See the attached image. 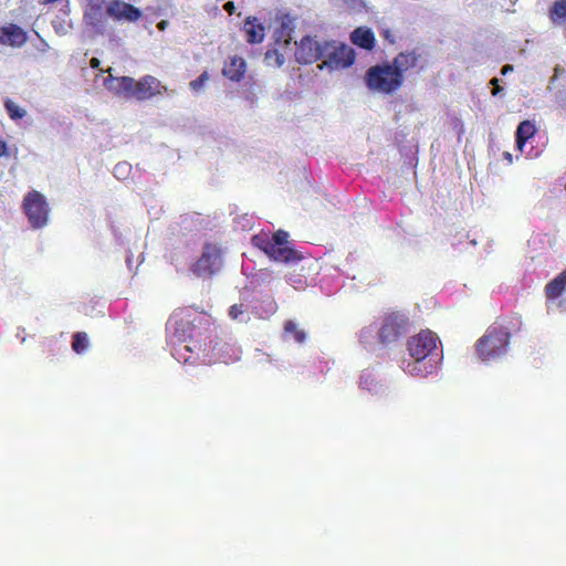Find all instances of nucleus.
I'll return each instance as SVG.
<instances>
[{
	"label": "nucleus",
	"instance_id": "obj_18",
	"mask_svg": "<svg viewBox=\"0 0 566 566\" xmlns=\"http://www.w3.org/2000/svg\"><path fill=\"white\" fill-rule=\"evenodd\" d=\"M107 87L109 91H114L117 94H125L126 96L134 97V88L136 81L133 77L122 76L117 78H109Z\"/></svg>",
	"mask_w": 566,
	"mask_h": 566
},
{
	"label": "nucleus",
	"instance_id": "obj_1",
	"mask_svg": "<svg viewBox=\"0 0 566 566\" xmlns=\"http://www.w3.org/2000/svg\"><path fill=\"white\" fill-rule=\"evenodd\" d=\"M170 322L175 334L179 338L189 340L186 349L196 352L205 360L230 364L240 359V347L231 340L214 335L211 318L207 314L181 308L172 314Z\"/></svg>",
	"mask_w": 566,
	"mask_h": 566
},
{
	"label": "nucleus",
	"instance_id": "obj_44",
	"mask_svg": "<svg viewBox=\"0 0 566 566\" xmlns=\"http://www.w3.org/2000/svg\"><path fill=\"white\" fill-rule=\"evenodd\" d=\"M86 1V4L85 6H92V4H104L105 1L104 0H85Z\"/></svg>",
	"mask_w": 566,
	"mask_h": 566
},
{
	"label": "nucleus",
	"instance_id": "obj_46",
	"mask_svg": "<svg viewBox=\"0 0 566 566\" xmlns=\"http://www.w3.org/2000/svg\"><path fill=\"white\" fill-rule=\"evenodd\" d=\"M130 262H132V259H130V256H129V255H127V258H126V263H127V265H128V266H130Z\"/></svg>",
	"mask_w": 566,
	"mask_h": 566
},
{
	"label": "nucleus",
	"instance_id": "obj_20",
	"mask_svg": "<svg viewBox=\"0 0 566 566\" xmlns=\"http://www.w3.org/2000/svg\"><path fill=\"white\" fill-rule=\"evenodd\" d=\"M433 370V365L427 359H413L403 361V371L410 376L426 377Z\"/></svg>",
	"mask_w": 566,
	"mask_h": 566
},
{
	"label": "nucleus",
	"instance_id": "obj_41",
	"mask_svg": "<svg viewBox=\"0 0 566 566\" xmlns=\"http://www.w3.org/2000/svg\"><path fill=\"white\" fill-rule=\"evenodd\" d=\"M0 156H9L8 146L2 139H0Z\"/></svg>",
	"mask_w": 566,
	"mask_h": 566
},
{
	"label": "nucleus",
	"instance_id": "obj_11",
	"mask_svg": "<svg viewBox=\"0 0 566 566\" xmlns=\"http://www.w3.org/2000/svg\"><path fill=\"white\" fill-rule=\"evenodd\" d=\"M325 40L321 41L317 36L306 35L297 43L295 59L301 64H311L322 60L324 56Z\"/></svg>",
	"mask_w": 566,
	"mask_h": 566
},
{
	"label": "nucleus",
	"instance_id": "obj_10",
	"mask_svg": "<svg viewBox=\"0 0 566 566\" xmlns=\"http://www.w3.org/2000/svg\"><path fill=\"white\" fill-rule=\"evenodd\" d=\"M289 233L279 230L270 238L271 244H273L274 262L283 263V264H295L301 260L302 253L292 247L289 243Z\"/></svg>",
	"mask_w": 566,
	"mask_h": 566
},
{
	"label": "nucleus",
	"instance_id": "obj_27",
	"mask_svg": "<svg viewBox=\"0 0 566 566\" xmlns=\"http://www.w3.org/2000/svg\"><path fill=\"white\" fill-rule=\"evenodd\" d=\"M551 19L554 23H560L566 19V0H557L551 9Z\"/></svg>",
	"mask_w": 566,
	"mask_h": 566
},
{
	"label": "nucleus",
	"instance_id": "obj_9",
	"mask_svg": "<svg viewBox=\"0 0 566 566\" xmlns=\"http://www.w3.org/2000/svg\"><path fill=\"white\" fill-rule=\"evenodd\" d=\"M438 336L429 331L422 329L407 340V350L412 359H427L437 349Z\"/></svg>",
	"mask_w": 566,
	"mask_h": 566
},
{
	"label": "nucleus",
	"instance_id": "obj_45",
	"mask_svg": "<svg viewBox=\"0 0 566 566\" xmlns=\"http://www.w3.org/2000/svg\"><path fill=\"white\" fill-rule=\"evenodd\" d=\"M165 24H166V21H160V22H159V24H158V27H159L160 29H164V28H165Z\"/></svg>",
	"mask_w": 566,
	"mask_h": 566
},
{
	"label": "nucleus",
	"instance_id": "obj_15",
	"mask_svg": "<svg viewBox=\"0 0 566 566\" xmlns=\"http://www.w3.org/2000/svg\"><path fill=\"white\" fill-rule=\"evenodd\" d=\"M159 86L160 83L156 77L146 75L142 80L136 81L134 97L140 101L150 98L155 94L161 93L160 91H156V88Z\"/></svg>",
	"mask_w": 566,
	"mask_h": 566
},
{
	"label": "nucleus",
	"instance_id": "obj_39",
	"mask_svg": "<svg viewBox=\"0 0 566 566\" xmlns=\"http://www.w3.org/2000/svg\"><path fill=\"white\" fill-rule=\"evenodd\" d=\"M548 283H556V284L566 283V269L562 273H559L557 276L552 279Z\"/></svg>",
	"mask_w": 566,
	"mask_h": 566
},
{
	"label": "nucleus",
	"instance_id": "obj_2",
	"mask_svg": "<svg viewBox=\"0 0 566 566\" xmlns=\"http://www.w3.org/2000/svg\"><path fill=\"white\" fill-rule=\"evenodd\" d=\"M377 339L382 346L397 343L410 328L408 315L401 311L389 310L376 321Z\"/></svg>",
	"mask_w": 566,
	"mask_h": 566
},
{
	"label": "nucleus",
	"instance_id": "obj_47",
	"mask_svg": "<svg viewBox=\"0 0 566 566\" xmlns=\"http://www.w3.org/2000/svg\"><path fill=\"white\" fill-rule=\"evenodd\" d=\"M46 48H49V44L44 43L43 49H46Z\"/></svg>",
	"mask_w": 566,
	"mask_h": 566
},
{
	"label": "nucleus",
	"instance_id": "obj_4",
	"mask_svg": "<svg viewBox=\"0 0 566 566\" xmlns=\"http://www.w3.org/2000/svg\"><path fill=\"white\" fill-rule=\"evenodd\" d=\"M365 82L371 91L390 94L402 85L403 76L390 63H384L369 67Z\"/></svg>",
	"mask_w": 566,
	"mask_h": 566
},
{
	"label": "nucleus",
	"instance_id": "obj_5",
	"mask_svg": "<svg viewBox=\"0 0 566 566\" xmlns=\"http://www.w3.org/2000/svg\"><path fill=\"white\" fill-rule=\"evenodd\" d=\"M223 265L222 251L217 244L207 243L198 261L191 266L196 277L210 280Z\"/></svg>",
	"mask_w": 566,
	"mask_h": 566
},
{
	"label": "nucleus",
	"instance_id": "obj_3",
	"mask_svg": "<svg viewBox=\"0 0 566 566\" xmlns=\"http://www.w3.org/2000/svg\"><path fill=\"white\" fill-rule=\"evenodd\" d=\"M510 344V333L500 325L490 326L476 342V352L483 361H491L504 355Z\"/></svg>",
	"mask_w": 566,
	"mask_h": 566
},
{
	"label": "nucleus",
	"instance_id": "obj_36",
	"mask_svg": "<svg viewBox=\"0 0 566 566\" xmlns=\"http://www.w3.org/2000/svg\"><path fill=\"white\" fill-rule=\"evenodd\" d=\"M344 3L353 10H361L365 8L364 0H343Z\"/></svg>",
	"mask_w": 566,
	"mask_h": 566
},
{
	"label": "nucleus",
	"instance_id": "obj_19",
	"mask_svg": "<svg viewBox=\"0 0 566 566\" xmlns=\"http://www.w3.org/2000/svg\"><path fill=\"white\" fill-rule=\"evenodd\" d=\"M245 72V61L242 57L233 56L222 70L226 77L233 82H240Z\"/></svg>",
	"mask_w": 566,
	"mask_h": 566
},
{
	"label": "nucleus",
	"instance_id": "obj_28",
	"mask_svg": "<svg viewBox=\"0 0 566 566\" xmlns=\"http://www.w3.org/2000/svg\"><path fill=\"white\" fill-rule=\"evenodd\" d=\"M285 335L292 336L295 342L303 343L306 338V334L303 329H300L295 322L286 321L284 324Z\"/></svg>",
	"mask_w": 566,
	"mask_h": 566
},
{
	"label": "nucleus",
	"instance_id": "obj_48",
	"mask_svg": "<svg viewBox=\"0 0 566 566\" xmlns=\"http://www.w3.org/2000/svg\"><path fill=\"white\" fill-rule=\"evenodd\" d=\"M46 48H49V44L44 43L43 49H46Z\"/></svg>",
	"mask_w": 566,
	"mask_h": 566
},
{
	"label": "nucleus",
	"instance_id": "obj_14",
	"mask_svg": "<svg viewBox=\"0 0 566 566\" xmlns=\"http://www.w3.org/2000/svg\"><path fill=\"white\" fill-rule=\"evenodd\" d=\"M27 42V33L18 25L10 24L0 29V43L11 46H22Z\"/></svg>",
	"mask_w": 566,
	"mask_h": 566
},
{
	"label": "nucleus",
	"instance_id": "obj_31",
	"mask_svg": "<svg viewBox=\"0 0 566 566\" xmlns=\"http://www.w3.org/2000/svg\"><path fill=\"white\" fill-rule=\"evenodd\" d=\"M264 61L268 65L282 66L285 62V59L282 53L277 50H269L265 53Z\"/></svg>",
	"mask_w": 566,
	"mask_h": 566
},
{
	"label": "nucleus",
	"instance_id": "obj_16",
	"mask_svg": "<svg viewBox=\"0 0 566 566\" xmlns=\"http://www.w3.org/2000/svg\"><path fill=\"white\" fill-rule=\"evenodd\" d=\"M287 266L290 268H293L294 272H298L297 273V279H292L291 280L293 281V283H302L303 282V279L306 281L310 275H311V272H317V262L313 259H310V258H305L303 254H302V258L300 261H297L295 264H286Z\"/></svg>",
	"mask_w": 566,
	"mask_h": 566
},
{
	"label": "nucleus",
	"instance_id": "obj_12",
	"mask_svg": "<svg viewBox=\"0 0 566 566\" xmlns=\"http://www.w3.org/2000/svg\"><path fill=\"white\" fill-rule=\"evenodd\" d=\"M105 13L115 21L126 22H136L143 14L140 9L123 0H111L105 7Z\"/></svg>",
	"mask_w": 566,
	"mask_h": 566
},
{
	"label": "nucleus",
	"instance_id": "obj_38",
	"mask_svg": "<svg viewBox=\"0 0 566 566\" xmlns=\"http://www.w3.org/2000/svg\"><path fill=\"white\" fill-rule=\"evenodd\" d=\"M499 82L500 80L497 77H493L491 80V84L493 85L492 95L494 96L499 95L503 91V87L499 84Z\"/></svg>",
	"mask_w": 566,
	"mask_h": 566
},
{
	"label": "nucleus",
	"instance_id": "obj_35",
	"mask_svg": "<svg viewBox=\"0 0 566 566\" xmlns=\"http://www.w3.org/2000/svg\"><path fill=\"white\" fill-rule=\"evenodd\" d=\"M208 78V75L207 73H202L199 77H197L196 80L191 81L190 82V87L193 90V91H199L203 84H205V81Z\"/></svg>",
	"mask_w": 566,
	"mask_h": 566
},
{
	"label": "nucleus",
	"instance_id": "obj_37",
	"mask_svg": "<svg viewBox=\"0 0 566 566\" xmlns=\"http://www.w3.org/2000/svg\"><path fill=\"white\" fill-rule=\"evenodd\" d=\"M281 27L283 30H292L294 28V20L290 15H285L282 20Z\"/></svg>",
	"mask_w": 566,
	"mask_h": 566
},
{
	"label": "nucleus",
	"instance_id": "obj_34",
	"mask_svg": "<svg viewBox=\"0 0 566 566\" xmlns=\"http://www.w3.org/2000/svg\"><path fill=\"white\" fill-rule=\"evenodd\" d=\"M371 338H373V329L370 327H364L359 333L360 343L367 345L370 343Z\"/></svg>",
	"mask_w": 566,
	"mask_h": 566
},
{
	"label": "nucleus",
	"instance_id": "obj_17",
	"mask_svg": "<svg viewBox=\"0 0 566 566\" xmlns=\"http://www.w3.org/2000/svg\"><path fill=\"white\" fill-rule=\"evenodd\" d=\"M243 30L247 33V41L251 44L261 43L264 40V27L258 22L255 17H248Z\"/></svg>",
	"mask_w": 566,
	"mask_h": 566
},
{
	"label": "nucleus",
	"instance_id": "obj_42",
	"mask_svg": "<svg viewBox=\"0 0 566 566\" xmlns=\"http://www.w3.org/2000/svg\"><path fill=\"white\" fill-rule=\"evenodd\" d=\"M512 71H513V65H511V64H505V65H503V66H502V69H501V74H502V75H506V74L511 73Z\"/></svg>",
	"mask_w": 566,
	"mask_h": 566
},
{
	"label": "nucleus",
	"instance_id": "obj_7",
	"mask_svg": "<svg viewBox=\"0 0 566 566\" xmlns=\"http://www.w3.org/2000/svg\"><path fill=\"white\" fill-rule=\"evenodd\" d=\"M240 300L247 303V310L261 318L273 315L277 305L271 295L262 294L255 289V285H244L240 291Z\"/></svg>",
	"mask_w": 566,
	"mask_h": 566
},
{
	"label": "nucleus",
	"instance_id": "obj_13",
	"mask_svg": "<svg viewBox=\"0 0 566 566\" xmlns=\"http://www.w3.org/2000/svg\"><path fill=\"white\" fill-rule=\"evenodd\" d=\"M104 4H92L84 7L83 21L92 28L96 34L103 35L106 32V13L103 11Z\"/></svg>",
	"mask_w": 566,
	"mask_h": 566
},
{
	"label": "nucleus",
	"instance_id": "obj_26",
	"mask_svg": "<svg viewBox=\"0 0 566 566\" xmlns=\"http://www.w3.org/2000/svg\"><path fill=\"white\" fill-rule=\"evenodd\" d=\"M90 345L88 336L84 332H77L73 335L72 349L76 354H83Z\"/></svg>",
	"mask_w": 566,
	"mask_h": 566
},
{
	"label": "nucleus",
	"instance_id": "obj_25",
	"mask_svg": "<svg viewBox=\"0 0 566 566\" xmlns=\"http://www.w3.org/2000/svg\"><path fill=\"white\" fill-rule=\"evenodd\" d=\"M253 244L261 249L270 260L274 261L275 251L273 250V244H271L270 238L265 235H254L252 238Z\"/></svg>",
	"mask_w": 566,
	"mask_h": 566
},
{
	"label": "nucleus",
	"instance_id": "obj_6",
	"mask_svg": "<svg viewBox=\"0 0 566 566\" xmlns=\"http://www.w3.org/2000/svg\"><path fill=\"white\" fill-rule=\"evenodd\" d=\"M321 70H338L350 66L355 62V51L347 44L336 41H325Z\"/></svg>",
	"mask_w": 566,
	"mask_h": 566
},
{
	"label": "nucleus",
	"instance_id": "obj_40",
	"mask_svg": "<svg viewBox=\"0 0 566 566\" xmlns=\"http://www.w3.org/2000/svg\"><path fill=\"white\" fill-rule=\"evenodd\" d=\"M223 9L229 13L232 14L235 11V6L232 1H228L224 3Z\"/></svg>",
	"mask_w": 566,
	"mask_h": 566
},
{
	"label": "nucleus",
	"instance_id": "obj_33",
	"mask_svg": "<svg viewBox=\"0 0 566 566\" xmlns=\"http://www.w3.org/2000/svg\"><path fill=\"white\" fill-rule=\"evenodd\" d=\"M244 307L247 308V303L243 301L240 304L232 305L229 310V316L237 319L244 312Z\"/></svg>",
	"mask_w": 566,
	"mask_h": 566
},
{
	"label": "nucleus",
	"instance_id": "obj_30",
	"mask_svg": "<svg viewBox=\"0 0 566 566\" xmlns=\"http://www.w3.org/2000/svg\"><path fill=\"white\" fill-rule=\"evenodd\" d=\"M132 172V165L127 161H122L115 165L113 169L114 177L118 180H125Z\"/></svg>",
	"mask_w": 566,
	"mask_h": 566
},
{
	"label": "nucleus",
	"instance_id": "obj_32",
	"mask_svg": "<svg viewBox=\"0 0 566 566\" xmlns=\"http://www.w3.org/2000/svg\"><path fill=\"white\" fill-rule=\"evenodd\" d=\"M566 285H546V297L554 301L562 296Z\"/></svg>",
	"mask_w": 566,
	"mask_h": 566
},
{
	"label": "nucleus",
	"instance_id": "obj_23",
	"mask_svg": "<svg viewBox=\"0 0 566 566\" xmlns=\"http://www.w3.org/2000/svg\"><path fill=\"white\" fill-rule=\"evenodd\" d=\"M535 132L536 129L532 122L523 120L522 123H520L515 132V142L521 150H523V146L531 137H533Z\"/></svg>",
	"mask_w": 566,
	"mask_h": 566
},
{
	"label": "nucleus",
	"instance_id": "obj_22",
	"mask_svg": "<svg viewBox=\"0 0 566 566\" xmlns=\"http://www.w3.org/2000/svg\"><path fill=\"white\" fill-rule=\"evenodd\" d=\"M418 57L419 56L416 54V52H402L398 54L394 62L390 64L403 76L406 71L417 66Z\"/></svg>",
	"mask_w": 566,
	"mask_h": 566
},
{
	"label": "nucleus",
	"instance_id": "obj_29",
	"mask_svg": "<svg viewBox=\"0 0 566 566\" xmlns=\"http://www.w3.org/2000/svg\"><path fill=\"white\" fill-rule=\"evenodd\" d=\"M4 108L13 120L22 119L27 115V111L10 98L4 101Z\"/></svg>",
	"mask_w": 566,
	"mask_h": 566
},
{
	"label": "nucleus",
	"instance_id": "obj_8",
	"mask_svg": "<svg viewBox=\"0 0 566 566\" xmlns=\"http://www.w3.org/2000/svg\"><path fill=\"white\" fill-rule=\"evenodd\" d=\"M23 208L32 228L40 229L48 224L49 205L39 191L29 192L23 200Z\"/></svg>",
	"mask_w": 566,
	"mask_h": 566
},
{
	"label": "nucleus",
	"instance_id": "obj_43",
	"mask_svg": "<svg viewBox=\"0 0 566 566\" xmlns=\"http://www.w3.org/2000/svg\"><path fill=\"white\" fill-rule=\"evenodd\" d=\"M101 65V61L97 59V57H92L91 61H90V66L92 69H98Z\"/></svg>",
	"mask_w": 566,
	"mask_h": 566
},
{
	"label": "nucleus",
	"instance_id": "obj_24",
	"mask_svg": "<svg viewBox=\"0 0 566 566\" xmlns=\"http://www.w3.org/2000/svg\"><path fill=\"white\" fill-rule=\"evenodd\" d=\"M360 388L371 394H378L381 389V385L378 384L374 375L369 371H365L360 376Z\"/></svg>",
	"mask_w": 566,
	"mask_h": 566
},
{
	"label": "nucleus",
	"instance_id": "obj_21",
	"mask_svg": "<svg viewBox=\"0 0 566 566\" xmlns=\"http://www.w3.org/2000/svg\"><path fill=\"white\" fill-rule=\"evenodd\" d=\"M352 42L365 50H371L375 45V36L370 29L357 28L350 34Z\"/></svg>",
	"mask_w": 566,
	"mask_h": 566
}]
</instances>
